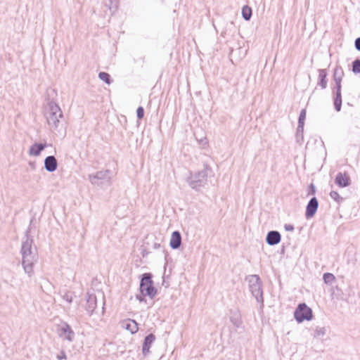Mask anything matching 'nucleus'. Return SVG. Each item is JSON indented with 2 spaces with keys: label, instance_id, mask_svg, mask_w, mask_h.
<instances>
[{
  "label": "nucleus",
  "instance_id": "nucleus-1",
  "mask_svg": "<svg viewBox=\"0 0 360 360\" xmlns=\"http://www.w3.org/2000/svg\"><path fill=\"white\" fill-rule=\"evenodd\" d=\"M28 233L29 231H27L25 240L22 242L21 254L24 271L29 277H31L33 274L34 264L37 261L38 255L37 248L32 245L33 240L29 237Z\"/></svg>",
  "mask_w": 360,
  "mask_h": 360
},
{
  "label": "nucleus",
  "instance_id": "nucleus-2",
  "mask_svg": "<svg viewBox=\"0 0 360 360\" xmlns=\"http://www.w3.org/2000/svg\"><path fill=\"white\" fill-rule=\"evenodd\" d=\"M211 171V168L207 165H205L202 169L191 174L187 178L186 181L193 189L198 190L205 186L207 176Z\"/></svg>",
  "mask_w": 360,
  "mask_h": 360
},
{
  "label": "nucleus",
  "instance_id": "nucleus-3",
  "mask_svg": "<svg viewBox=\"0 0 360 360\" xmlns=\"http://www.w3.org/2000/svg\"><path fill=\"white\" fill-rule=\"evenodd\" d=\"M46 117L49 125L56 129L60 119L63 117V112L60 108L54 102L49 103L48 108L46 112Z\"/></svg>",
  "mask_w": 360,
  "mask_h": 360
},
{
  "label": "nucleus",
  "instance_id": "nucleus-4",
  "mask_svg": "<svg viewBox=\"0 0 360 360\" xmlns=\"http://www.w3.org/2000/svg\"><path fill=\"white\" fill-rule=\"evenodd\" d=\"M250 290L252 295L255 297L257 302L264 305L263 292L262 289V283L259 276L250 275L248 278Z\"/></svg>",
  "mask_w": 360,
  "mask_h": 360
},
{
  "label": "nucleus",
  "instance_id": "nucleus-5",
  "mask_svg": "<svg viewBox=\"0 0 360 360\" xmlns=\"http://www.w3.org/2000/svg\"><path fill=\"white\" fill-rule=\"evenodd\" d=\"M140 291L143 295H147L153 298L157 294V290L153 287L152 275L150 273H145L142 275L140 281Z\"/></svg>",
  "mask_w": 360,
  "mask_h": 360
},
{
  "label": "nucleus",
  "instance_id": "nucleus-6",
  "mask_svg": "<svg viewBox=\"0 0 360 360\" xmlns=\"http://www.w3.org/2000/svg\"><path fill=\"white\" fill-rule=\"evenodd\" d=\"M112 176V172L109 169H106L104 171H99L94 174H90L89 176V179L93 185L108 186L110 185Z\"/></svg>",
  "mask_w": 360,
  "mask_h": 360
},
{
  "label": "nucleus",
  "instance_id": "nucleus-7",
  "mask_svg": "<svg viewBox=\"0 0 360 360\" xmlns=\"http://www.w3.org/2000/svg\"><path fill=\"white\" fill-rule=\"evenodd\" d=\"M294 316L298 323L310 321L313 317L312 310L305 303H300L294 312Z\"/></svg>",
  "mask_w": 360,
  "mask_h": 360
},
{
  "label": "nucleus",
  "instance_id": "nucleus-8",
  "mask_svg": "<svg viewBox=\"0 0 360 360\" xmlns=\"http://www.w3.org/2000/svg\"><path fill=\"white\" fill-rule=\"evenodd\" d=\"M342 84H335L333 89L334 107L337 112H340L342 107Z\"/></svg>",
  "mask_w": 360,
  "mask_h": 360
},
{
  "label": "nucleus",
  "instance_id": "nucleus-9",
  "mask_svg": "<svg viewBox=\"0 0 360 360\" xmlns=\"http://www.w3.org/2000/svg\"><path fill=\"white\" fill-rule=\"evenodd\" d=\"M319 202L316 197H313L308 202V204L306 207L305 217L307 219L312 218L318 209Z\"/></svg>",
  "mask_w": 360,
  "mask_h": 360
},
{
  "label": "nucleus",
  "instance_id": "nucleus-10",
  "mask_svg": "<svg viewBox=\"0 0 360 360\" xmlns=\"http://www.w3.org/2000/svg\"><path fill=\"white\" fill-rule=\"evenodd\" d=\"M96 305L97 299L96 295L88 292L86 294V304L84 308L89 315L92 314L96 307Z\"/></svg>",
  "mask_w": 360,
  "mask_h": 360
},
{
  "label": "nucleus",
  "instance_id": "nucleus-11",
  "mask_svg": "<svg viewBox=\"0 0 360 360\" xmlns=\"http://www.w3.org/2000/svg\"><path fill=\"white\" fill-rule=\"evenodd\" d=\"M281 236L277 231H270L268 232L266 241L269 245H275L281 242Z\"/></svg>",
  "mask_w": 360,
  "mask_h": 360
},
{
  "label": "nucleus",
  "instance_id": "nucleus-12",
  "mask_svg": "<svg viewBox=\"0 0 360 360\" xmlns=\"http://www.w3.org/2000/svg\"><path fill=\"white\" fill-rule=\"evenodd\" d=\"M58 167V162L53 155H49L44 160V167L49 172H53L56 170Z\"/></svg>",
  "mask_w": 360,
  "mask_h": 360
},
{
  "label": "nucleus",
  "instance_id": "nucleus-13",
  "mask_svg": "<svg viewBox=\"0 0 360 360\" xmlns=\"http://www.w3.org/2000/svg\"><path fill=\"white\" fill-rule=\"evenodd\" d=\"M335 184L341 187H347L350 184V179L346 173L339 172L335 179Z\"/></svg>",
  "mask_w": 360,
  "mask_h": 360
},
{
  "label": "nucleus",
  "instance_id": "nucleus-14",
  "mask_svg": "<svg viewBox=\"0 0 360 360\" xmlns=\"http://www.w3.org/2000/svg\"><path fill=\"white\" fill-rule=\"evenodd\" d=\"M155 337L153 334L150 333L148 335L143 341V347H142V352L144 356H146L149 352L150 348L153 342L155 341Z\"/></svg>",
  "mask_w": 360,
  "mask_h": 360
},
{
  "label": "nucleus",
  "instance_id": "nucleus-15",
  "mask_svg": "<svg viewBox=\"0 0 360 360\" xmlns=\"http://www.w3.org/2000/svg\"><path fill=\"white\" fill-rule=\"evenodd\" d=\"M61 333L60 336H64V338L68 340L69 342H72L75 337V333L72 330L70 325L68 323H64L61 327Z\"/></svg>",
  "mask_w": 360,
  "mask_h": 360
},
{
  "label": "nucleus",
  "instance_id": "nucleus-16",
  "mask_svg": "<svg viewBox=\"0 0 360 360\" xmlns=\"http://www.w3.org/2000/svg\"><path fill=\"white\" fill-rule=\"evenodd\" d=\"M181 244V236L180 233L177 231H174L172 233L171 239H170V247L175 250L178 249Z\"/></svg>",
  "mask_w": 360,
  "mask_h": 360
},
{
  "label": "nucleus",
  "instance_id": "nucleus-17",
  "mask_svg": "<svg viewBox=\"0 0 360 360\" xmlns=\"http://www.w3.org/2000/svg\"><path fill=\"white\" fill-rule=\"evenodd\" d=\"M46 147V143H35L33 145H32L29 150V153L31 155L33 156H39L41 153V152L44 150V148Z\"/></svg>",
  "mask_w": 360,
  "mask_h": 360
},
{
  "label": "nucleus",
  "instance_id": "nucleus-18",
  "mask_svg": "<svg viewBox=\"0 0 360 360\" xmlns=\"http://www.w3.org/2000/svg\"><path fill=\"white\" fill-rule=\"evenodd\" d=\"M123 327L125 328L127 330L130 331L131 333H136L138 330V324L137 323L131 319H129L124 323Z\"/></svg>",
  "mask_w": 360,
  "mask_h": 360
},
{
  "label": "nucleus",
  "instance_id": "nucleus-19",
  "mask_svg": "<svg viewBox=\"0 0 360 360\" xmlns=\"http://www.w3.org/2000/svg\"><path fill=\"white\" fill-rule=\"evenodd\" d=\"M344 72L340 66H337L334 70L333 79L335 84H341Z\"/></svg>",
  "mask_w": 360,
  "mask_h": 360
},
{
  "label": "nucleus",
  "instance_id": "nucleus-20",
  "mask_svg": "<svg viewBox=\"0 0 360 360\" xmlns=\"http://www.w3.org/2000/svg\"><path fill=\"white\" fill-rule=\"evenodd\" d=\"M319 85H320L323 89H326L327 86V72L326 70L320 69L319 70Z\"/></svg>",
  "mask_w": 360,
  "mask_h": 360
},
{
  "label": "nucleus",
  "instance_id": "nucleus-21",
  "mask_svg": "<svg viewBox=\"0 0 360 360\" xmlns=\"http://www.w3.org/2000/svg\"><path fill=\"white\" fill-rule=\"evenodd\" d=\"M306 119V110L302 109L300 113L298 118V134L302 133L304 131V120Z\"/></svg>",
  "mask_w": 360,
  "mask_h": 360
},
{
  "label": "nucleus",
  "instance_id": "nucleus-22",
  "mask_svg": "<svg viewBox=\"0 0 360 360\" xmlns=\"http://www.w3.org/2000/svg\"><path fill=\"white\" fill-rule=\"evenodd\" d=\"M230 321L233 323L234 326L236 328L240 327L242 324V321L240 319V316L238 312H233L230 316Z\"/></svg>",
  "mask_w": 360,
  "mask_h": 360
},
{
  "label": "nucleus",
  "instance_id": "nucleus-23",
  "mask_svg": "<svg viewBox=\"0 0 360 360\" xmlns=\"http://www.w3.org/2000/svg\"><path fill=\"white\" fill-rule=\"evenodd\" d=\"M242 16L245 20H249L252 17V9L248 6L242 8Z\"/></svg>",
  "mask_w": 360,
  "mask_h": 360
},
{
  "label": "nucleus",
  "instance_id": "nucleus-24",
  "mask_svg": "<svg viewBox=\"0 0 360 360\" xmlns=\"http://www.w3.org/2000/svg\"><path fill=\"white\" fill-rule=\"evenodd\" d=\"M323 281L327 285H331L335 280V276L331 273H325L323 276Z\"/></svg>",
  "mask_w": 360,
  "mask_h": 360
},
{
  "label": "nucleus",
  "instance_id": "nucleus-25",
  "mask_svg": "<svg viewBox=\"0 0 360 360\" xmlns=\"http://www.w3.org/2000/svg\"><path fill=\"white\" fill-rule=\"evenodd\" d=\"M60 295L62 298L68 303H71L73 299V293L70 291H61Z\"/></svg>",
  "mask_w": 360,
  "mask_h": 360
},
{
  "label": "nucleus",
  "instance_id": "nucleus-26",
  "mask_svg": "<svg viewBox=\"0 0 360 360\" xmlns=\"http://www.w3.org/2000/svg\"><path fill=\"white\" fill-rule=\"evenodd\" d=\"M98 77L103 80V82H105L106 84H110V82H111V80H110V75L107 73V72H99L98 74Z\"/></svg>",
  "mask_w": 360,
  "mask_h": 360
},
{
  "label": "nucleus",
  "instance_id": "nucleus-27",
  "mask_svg": "<svg viewBox=\"0 0 360 360\" xmlns=\"http://www.w3.org/2000/svg\"><path fill=\"white\" fill-rule=\"evenodd\" d=\"M352 72L354 74H360V59H356L352 63Z\"/></svg>",
  "mask_w": 360,
  "mask_h": 360
},
{
  "label": "nucleus",
  "instance_id": "nucleus-28",
  "mask_svg": "<svg viewBox=\"0 0 360 360\" xmlns=\"http://www.w3.org/2000/svg\"><path fill=\"white\" fill-rule=\"evenodd\" d=\"M108 3H105V6L112 11V9L116 10L118 6V0H108Z\"/></svg>",
  "mask_w": 360,
  "mask_h": 360
},
{
  "label": "nucleus",
  "instance_id": "nucleus-29",
  "mask_svg": "<svg viewBox=\"0 0 360 360\" xmlns=\"http://www.w3.org/2000/svg\"><path fill=\"white\" fill-rule=\"evenodd\" d=\"M326 334V328L324 327H317L314 332V338L324 336Z\"/></svg>",
  "mask_w": 360,
  "mask_h": 360
},
{
  "label": "nucleus",
  "instance_id": "nucleus-30",
  "mask_svg": "<svg viewBox=\"0 0 360 360\" xmlns=\"http://www.w3.org/2000/svg\"><path fill=\"white\" fill-rule=\"evenodd\" d=\"M330 196L332 199L335 200L336 202H339L342 200V198H341L339 195V193L337 191H332L330 193Z\"/></svg>",
  "mask_w": 360,
  "mask_h": 360
},
{
  "label": "nucleus",
  "instance_id": "nucleus-31",
  "mask_svg": "<svg viewBox=\"0 0 360 360\" xmlns=\"http://www.w3.org/2000/svg\"><path fill=\"white\" fill-rule=\"evenodd\" d=\"M136 115L139 119H142L144 116V109L143 107L139 106L136 110Z\"/></svg>",
  "mask_w": 360,
  "mask_h": 360
},
{
  "label": "nucleus",
  "instance_id": "nucleus-32",
  "mask_svg": "<svg viewBox=\"0 0 360 360\" xmlns=\"http://www.w3.org/2000/svg\"><path fill=\"white\" fill-rule=\"evenodd\" d=\"M354 46L356 49L360 51V37L356 39Z\"/></svg>",
  "mask_w": 360,
  "mask_h": 360
},
{
  "label": "nucleus",
  "instance_id": "nucleus-33",
  "mask_svg": "<svg viewBox=\"0 0 360 360\" xmlns=\"http://www.w3.org/2000/svg\"><path fill=\"white\" fill-rule=\"evenodd\" d=\"M296 138H297V142H300V140L303 139V132L302 134L301 133L298 134V127L297 128Z\"/></svg>",
  "mask_w": 360,
  "mask_h": 360
},
{
  "label": "nucleus",
  "instance_id": "nucleus-34",
  "mask_svg": "<svg viewBox=\"0 0 360 360\" xmlns=\"http://www.w3.org/2000/svg\"><path fill=\"white\" fill-rule=\"evenodd\" d=\"M284 228L287 231H292L294 230V226L292 224H285Z\"/></svg>",
  "mask_w": 360,
  "mask_h": 360
},
{
  "label": "nucleus",
  "instance_id": "nucleus-35",
  "mask_svg": "<svg viewBox=\"0 0 360 360\" xmlns=\"http://www.w3.org/2000/svg\"><path fill=\"white\" fill-rule=\"evenodd\" d=\"M316 193V188L313 184L309 186V193L314 195Z\"/></svg>",
  "mask_w": 360,
  "mask_h": 360
},
{
  "label": "nucleus",
  "instance_id": "nucleus-36",
  "mask_svg": "<svg viewBox=\"0 0 360 360\" xmlns=\"http://www.w3.org/2000/svg\"><path fill=\"white\" fill-rule=\"evenodd\" d=\"M57 359L58 360L65 359H66V354L64 352H62L60 355L57 356Z\"/></svg>",
  "mask_w": 360,
  "mask_h": 360
},
{
  "label": "nucleus",
  "instance_id": "nucleus-37",
  "mask_svg": "<svg viewBox=\"0 0 360 360\" xmlns=\"http://www.w3.org/2000/svg\"><path fill=\"white\" fill-rule=\"evenodd\" d=\"M136 299H137L138 300H139L140 302L143 301V298L142 297V296H141V295H136Z\"/></svg>",
  "mask_w": 360,
  "mask_h": 360
},
{
  "label": "nucleus",
  "instance_id": "nucleus-38",
  "mask_svg": "<svg viewBox=\"0 0 360 360\" xmlns=\"http://www.w3.org/2000/svg\"><path fill=\"white\" fill-rule=\"evenodd\" d=\"M155 248H158V246H160V244H158V245H157V244H155Z\"/></svg>",
  "mask_w": 360,
  "mask_h": 360
},
{
  "label": "nucleus",
  "instance_id": "nucleus-39",
  "mask_svg": "<svg viewBox=\"0 0 360 360\" xmlns=\"http://www.w3.org/2000/svg\"><path fill=\"white\" fill-rule=\"evenodd\" d=\"M155 248H158V246H160V244H158V245H157V244H155Z\"/></svg>",
  "mask_w": 360,
  "mask_h": 360
},
{
  "label": "nucleus",
  "instance_id": "nucleus-40",
  "mask_svg": "<svg viewBox=\"0 0 360 360\" xmlns=\"http://www.w3.org/2000/svg\"><path fill=\"white\" fill-rule=\"evenodd\" d=\"M155 248H158V246H160V244H158V245H157V244H155Z\"/></svg>",
  "mask_w": 360,
  "mask_h": 360
}]
</instances>
